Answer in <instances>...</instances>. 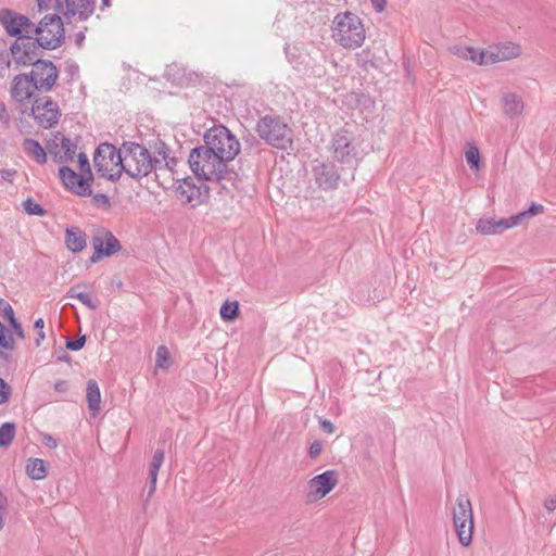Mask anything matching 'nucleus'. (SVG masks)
<instances>
[{"label": "nucleus", "instance_id": "12", "mask_svg": "<svg viewBox=\"0 0 556 556\" xmlns=\"http://www.w3.org/2000/svg\"><path fill=\"white\" fill-rule=\"evenodd\" d=\"M93 254L90 257V263H98L104 257H109L117 253L122 245L115 236L106 229H100L92 237Z\"/></svg>", "mask_w": 556, "mask_h": 556}, {"label": "nucleus", "instance_id": "58", "mask_svg": "<svg viewBox=\"0 0 556 556\" xmlns=\"http://www.w3.org/2000/svg\"><path fill=\"white\" fill-rule=\"evenodd\" d=\"M79 288H80V285H75V286H73V287L67 291L66 296L72 299V294H79V293H83L81 291H78V289H79Z\"/></svg>", "mask_w": 556, "mask_h": 556}, {"label": "nucleus", "instance_id": "29", "mask_svg": "<svg viewBox=\"0 0 556 556\" xmlns=\"http://www.w3.org/2000/svg\"><path fill=\"white\" fill-rule=\"evenodd\" d=\"M16 433V426L14 422H4L0 426V446L9 447L13 442Z\"/></svg>", "mask_w": 556, "mask_h": 556}, {"label": "nucleus", "instance_id": "22", "mask_svg": "<svg viewBox=\"0 0 556 556\" xmlns=\"http://www.w3.org/2000/svg\"><path fill=\"white\" fill-rule=\"evenodd\" d=\"M488 51L489 60L491 64H494L518 58L521 54V47L517 43L507 41L490 47Z\"/></svg>", "mask_w": 556, "mask_h": 556}, {"label": "nucleus", "instance_id": "8", "mask_svg": "<svg viewBox=\"0 0 556 556\" xmlns=\"http://www.w3.org/2000/svg\"><path fill=\"white\" fill-rule=\"evenodd\" d=\"M34 31L39 47L43 49H55L64 40L63 23L58 14L46 15Z\"/></svg>", "mask_w": 556, "mask_h": 556}, {"label": "nucleus", "instance_id": "31", "mask_svg": "<svg viewBox=\"0 0 556 556\" xmlns=\"http://www.w3.org/2000/svg\"><path fill=\"white\" fill-rule=\"evenodd\" d=\"M220 317L226 320V321H229V320H232L235 319L237 316H238V313H239V304L237 301H233V302H230V301H226L223 303V305L220 306Z\"/></svg>", "mask_w": 556, "mask_h": 556}, {"label": "nucleus", "instance_id": "46", "mask_svg": "<svg viewBox=\"0 0 556 556\" xmlns=\"http://www.w3.org/2000/svg\"><path fill=\"white\" fill-rule=\"evenodd\" d=\"M85 342H86V337L80 336L75 340H67L66 348L72 351H79L85 345Z\"/></svg>", "mask_w": 556, "mask_h": 556}, {"label": "nucleus", "instance_id": "63", "mask_svg": "<svg viewBox=\"0 0 556 556\" xmlns=\"http://www.w3.org/2000/svg\"><path fill=\"white\" fill-rule=\"evenodd\" d=\"M103 5H109L110 0H102Z\"/></svg>", "mask_w": 556, "mask_h": 556}, {"label": "nucleus", "instance_id": "57", "mask_svg": "<svg viewBox=\"0 0 556 556\" xmlns=\"http://www.w3.org/2000/svg\"><path fill=\"white\" fill-rule=\"evenodd\" d=\"M53 0H37V4L40 11L49 9L50 2Z\"/></svg>", "mask_w": 556, "mask_h": 556}, {"label": "nucleus", "instance_id": "24", "mask_svg": "<svg viewBox=\"0 0 556 556\" xmlns=\"http://www.w3.org/2000/svg\"><path fill=\"white\" fill-rule=\"evenodd\" d=\"M502 104L504 114L509 118L519 117L523 112V101L514 92L503 94Z\"/></svg>", "mask_w": 556, "mask_h": 556}, {"label": "nucleus", "instance_id": "6", "mask_svg": "<svg viewBox=\"0 0 556 556\" xmlns=\"http://www.w3.org/2000/svg\"><path fill=\"white\" fill-rule=\"evenodd\" d=\"M93 163L97 172L102 177L111 181L118 179L123 173L122 147L117 150L111 143H101L94 152Z\"/></svg>", "mask_w": 556, "mask_h": 556}, {"label": "nucleus", "instance_id": "59", "mask_svg": "<svg viewBox=\"0 0 556 556\" xmlns=\"http://www.w3.org/2000/svg\"><path fill=\"white\" fill-rule=\"evenodd\" d=\"M56 359L58 361L68 362L71 359V357H70V355L67 353L62 351L61 354L56 356Z\"/></svg>", "mask_w": 556, "mask_h": 556}, {"label": "nucleus", "instance_id": "10", "mask_svg": "<svg viewBox=\"0 0 556 556\" xmlns=\"http://www.w3.org/2000/svg\"><path fill=\"white\" fill-rule=\"evenodd\" d=\"M31 116L42 128H51L58 124L61 116L59 105L50 97H41L34 101Z\"/></svg>", "mask_w": 556, "mask_h": 556}, {"label": "nucleus", "instance_id": "47", "mask_svg": "<svg viewBox=\"0 0 556 556\" xmlns=\"http://www.w3.org/2000/svg\"><path fill=\"white\" fill-rule=\"evenodd\" d=\"M0 307L2 308L3 316L8 321L15 318L13 308L8 302L0 300Z\"/></svg>", "mask_w": 556, "mask_h": 556}, {"label": "nucleus", "instance_id": "20", "mask_svg": "<svg viewBox=\"0 0 556 556\" xmlns=\"http://www.w3.org/2000/svg\"><path fill=\"white\" fill-rule=\"evenodd\" d=\"M516 226L513 216L509 218H480L477 222L476 229L483 236L500 235L503 231Z\"/></svg>", "mask_w": 556, "mask_h": 556}, {"label": "nucleus", "instance_id": "35", "mask_svg": "<svg viewBox=\"0 0 556 556\" xmlns=\"http://www.w3.org/2000/svg\"><path fill=\"white\" fill-rule=\"evenodd\" d=\"M467 60L472 61L473 63H476L478 65L491 64V62L489 60V51H488V49H483V50L478 51L475 48H472V53H469Z\"/></svg>", "mask_w": 556, "mask_h": 556}, {"label": "nucleus", "instance_id": "41", "mask_svg": "<svg viewBox=\"0 0 556 556\" xmlns=\"http://www.w3.org/2000/svg\"><path fill=\"white\" fill-rule=\"evenodd\" d=\"M11 65L10 53L7 51H0V76L4 77L7 71Z\"/></svg>", "mask_w": 556, "mask_h": 556}, {"label": "nucleus", "instance_id": "34", "mask_svg": "<svg viewBox=\"0 0 556 556\" xmlns=\"http://www.w3.org/2000/svg\"><path fill=\"white\" fill-rule=\"evenodd\" d=\"M465 157L470 167L478 170L480 167V152L476 146H470L465 153Z\"/></svg>", "mask_w": 556, "mask_h": 556}, {"label": "nucleus", "instance_id": "40", "mask_svg": "<svg viewBox=\"0 0 556 556\" xmlns=\"http://www.w3.org/2000/svg\"><path fill=\"white\" fill-rule=\"evenodd\" d=\"M450 51L459 59L467 60L469 53H472V48L465 46H453L450 48Z\"/></svg>", "mask_w": 556, "mask_h": 556}, {"label": "nucleus", "instance_id": "60", "mask_svg": "<svg viewBox=\"0 0 556 556\" xmlns=\"http://www.w3.org/2000/svg\"><path fill=\"white\" fill-rule=\"evenodd\" d=\"M45 321L42 318H39L35 321L34 327L39 329V331L43 328Z\"/></svg>", "mask_w": 556, "mask_h": 556}, {"label": "nucleus", "instance_id": "37", "mask_svg": "<svg viewBox=\"0 0 556 556\" xmlns=\"http://www.w3.org/2000/svg\"><path fill=\"white\" fill-rule=\"evenodd\" d=\"M78 157V167L84 176L92 181V173L87 155L83 152L76 154Z\"/></svg>", "mask_w": 556, "mask_h": 556}, {"label": "nucleus", "instance_id": "9", "mask_svg": "<svg viewBox=\"0 0 556 556\" xmlns=\"http://www.w3.org/2000/svg\"><path fill=\"white\" fill-rule=\"evenodd\" d=\"M332 157L334 161L354 167L357 164V149L353 144L352 135L341 129L338 131L331 142Z\"/></svg>", "mask_w": 556, "mask_h": 556}, {"label": "nucleus", "instance_id": "18", "mask_svg": "<svg viewBox=\"0 0 556 556\" xmlns=\"http://www.w3.org/2000/svg\"><path fill=\"white\" fill-rule=\"evenodd\" d=\"M56 10L65 16L78 15L80 20L88 18L94 10V0H54Z\"/></svg>", "mask_w": 556, "mask_h": 556}, {"label": "nucleus", "instance_id": "49", "mask_svg": "<svg viewBox=\"0 0 556 556\" xmlns=\"http://www.w3.org/2000/svg\"><path fill=\"white\" fill-rule=\"evenodd\" d=\"M323 451V444L319 441H314L308 450L311 458H316Z\"/></svg>", "mask_w": 556, "mask_h": 556}, {"label": "nucleus", "instance_id": "43", "mask_svg": "<svg viewBox=\"0 0 556 556\" xmlns=\"http://www.w3.org/2000/svg\"><path fill=\"white\" fill-rule=\"evenodd\" d=\"M156 481L157 476L149 475V484H148V492H147V498L144 500L143 507H147V504L149 500L154 495L156 490Z\"/></svg>", "mask_w": 556, "mask_h": 556}, {"label": "nucleus", "instance_id": "50", "mask_svg": "<svg viewBox=\"0 0 556 556\" xmlns=\"http://www.w3.org/2000/svg\"><path fill=\"white\" fill-rule=\"evenodd\" d=\"M17 172L13 168H4L0 170L1 178L5 181L12 182Z\"/></svg>", "mask_w": 556, "mask_h": 556}, {"label": "nucleus", "instance_id": "32", "mask_svg": "<svg viewBox=\"0 0 556 556\" xmlns=\"http://www.w3.org/2000/svg\"><path fill=\"white\" fill-rule=\"evenodd\" d=\"M155 366L167 369L170 366V354L165 345H160L156 350Z\"/></svg>", "mask_w": 556, "mask_h": 556}, {"label": "nucleus", "instance_id": "36", "mask_svg": "<svg viewBox=\"0 0 556 556\" xmlns=\"http://www.w3.org/2000/svg\"><path fill=\"white\" fill-rule=\"evenodd\" d=\"M23 207L25 212L29 215L43 216L46 213L42 206L31 199H27L26 201H24Z\"/></svg>", "mask_w": 556, "mask_h": 556}, {"label": "nucleus", "instance_id": "44", "mask_svg": "<svg viewBox=\"0 0 556 556\" xmlns=\"http://www.w3.org/2000/svg\"><path fill=\"white\" fill-rule=\"evenodd\" d=\"M0 123L4 128H9L11 125V115L9 114L7 105L3 101H0Z\"/></svg>", "mask_w": 556, "mask_h": 556}, {"label": "nucleus", "instance_id": "30", "mask_svg": "<svg viewBox=\"0 0 556 556\" xmlns=\"http://www.w3.org/2000/svg\"><path fill=\"white\" fill-rule=\"evenodd\" d=\"M544 212V206L542 204L532 202L528 210L522 211L516 215H513L514 220H516V226L522 224L527 218L535 216Z\"/></svg>", "mask_w": 556, "mask_h": 556}, {"label": "nucleus", "instance_id": "39", "mask_svg": "<svg viewBox=\"0 0 556 556\" xmlns=\"http://www.w3.org/2000/svg\"><path fill=\"white\" fill-rule=\"evenodd\" d=\"M0 346L7 350H13L15 346L14 339L11 334H7L4 326L0 323Z\"/></svg>", "mask_w": 556, "mask_h": 556}, {"label": "nucleus", "instance_id": "14", "mask_svg": "<svg viewBox=\"0 0 556 556\" xmlns=\"http://www.w3.org/2000/svg\"><path fill=\"white\" fill-rule=\"evenodd\" d=\"M36 38L29 35L18 37L11 46V55L17 65H28L37 61L36 50L38 48Z\"/></svg>", "mask_w": 556, "mask_h": 556}, {"label": "nucleus", "instance_id": "38", "mask_svg": "<svg viewBox=\"0 0 556 556\" xmlns=\"http://www.w3.org/2000/svg\"><path fill=\"white\" fill-rule=\"evenodd\" d=\"M179 188L181 189V193L186 195V201L189 203L193 202L200 195V189L192 187L186 180Z\"/></svg>", "mask_w": 556, "mask_h": 556}, {"label": "nucleus", "instance_id": "4", "mask_svg": "<svg viewBox=\"0 0 556 556\" xmlns=\"http://www.w3.org/2000/svg\"><path fill=\"white\" fill-rule=\"evenodd\" d=\"M255 130L261 139L274 148L287 150L292 146V130L278 116L261 117L256 123Z\"/></svg>", "mask_w": 556, "mask_h": 556}, {"label": "nucleus", "instance_id": "1", "mask_svg": "<svg viewBox=\"0 0 556 556\" xmlns=\"http://www.w3.org/2000/svg\"><path fill=\"white\" fill-rule=\"evenodd\" d=\"M331 37L346 50L361 48L366 40V29L362 18L353 12L338 13L332 21Z\"/></svg>", "mask_w": 556, "mask_h": 556}, {"label": "nucleus", "instance_id": "33", "mask_svg": "<svg viewBox=\"0 0 556 556\" xmlns=\"http://www.w3.org/2000/svg\"><path fill=\"white\" fill-rule=\"evenodd\" d=\"M165 453L164 450L157 448L152 457L150 468H149V475L157 476L160 468L162 467L164 463Z\"/></svg>", "mask_w": 556, "mask_h": 556}, {"label": "nucleus", "instance_id": "17", "mask_svg": "<svg viewBox=\"0 0 556 556\" xmlns=\"http://www.w3.org/2000/svg\"><path fill=\"white\" fill-rule=\"evenodd\" d=\"M0 24L10 36L18 37L28 35L29 28L33 26L29 18L8 9L0 10Z\"/></svg>", "mask_w": 556, "mask_h": 556}, {"label": "nucleus", "instance_id": "56", "mask_svg": "<svg viewBox=\"0 0 556 556\" xmlns=\"http://www.w3.org/2000/svg\"><path fill=\"white\" fill-rule=\"evenodd\" d=\"M544 507L548 511H554L556 509V497H547V498H545Z\"/></svg>", "mask_w": 556, "mask_h": 556}, {"label": "nucleus", "instance_id": "2", "mask_svg": "<svg viewBox=\"0 0 556 556\" xmlns=\"http://www.w3.org/2000/svg\"><path fill=\"white\" fill-rule=\"evenodd\" d=\"M188 163L194 176L206 181H219L228 170V162L219 157L218 154L211 152L205 146L192 149Z\"/></svg>", "mask_w": 556, "mask_h": 556}, {"label": "nucleus", "instance_id": "52", "mask_svg": "<svg viewBox=\"0 0 556 556\" xmlns=\"http://www.w3.org/2000/svg\"><path fill=\"white\" fill-rule=\"evenodd\" d=\"M54 390L59 393H65L68 391V382L66 380H58L54 383Z\"/></svg>", "mask_w": 556, "mask_h": 556}, {"label": "nucleus", "instance_id": "27", "mask_svg": "<svg viewBox=\"0 0 556 556\" xmlns=\"http://www.w3.org/2000/svg\"><path fill=\"white\" fill-rule=\"evenodd\" d=\"M25 470L31 480H42L48 475L46 463L41 458H29L26 462Z\"/></svg>", "mask_w": 556, "mask_h": 556}, {"label": "nucleus", "instance_id": "21", "mask_svg": "<svg viewBox=\"0 0 556 556\" xmlns=\"http://www.w3.org/2000/svg\"><path fill=\"white\" fill-rule=\"evenodd\" d=\"M316 184L324 190L338 186L339 174L333 164L321 163L313 169Z\"/></svg>", "mask_w": 556, "mask_h": 556}, {"label": "nucleus", "instance_id": "7", "mask_svg": "<svg viewBox=\"0 0 556 556\" xmlns=\"http://www.w3.org/2000/svg\"><path fill=\"white\" fill-rule=\"evenodd\" d=\"M453 523L459 543L467 547L472 541L473 511L471 502L465 494H459L453 508Z\"/></svg>", "mask_w": 556, "mask_h": 556}, {"label": "nucleus", "instance_id": "48", "mask_svg": "<svg viewBox=\"0 0 556 556\" xmlns=\"http://www.w3.org/2000/svg\"><path fill=\"white\" fill-rule=\"evenodd\" d=\"M92 202L96 205H103L105 207L110 206V200H109L108 195H105L103 193H97V194L92 195Z\"/></svg>", "mask_w": 556, "mask_h": 556}, {"label": "nucleus", "instance_id": "15", "mask_svg": "<svg viewBox=\"0 0 556 556\" xmlns=\"http://www.w3.org/2000/svg\"><path fill=\"white\" fill-rule=\"evenodd\" d=\"M53 161L59 164L72 162L77 154V144L70 138L58 134L48 144Z\"/></svg>", "mask_w": 556, "mask_h": 556}, {"label": "nucleus", "instance_id": "53", "mask_svg": "<svg viewBox=\"0 0 556 556\" xmlns=\"http://www.w3.org/2000/svg\"><path fill=\"white\" fill-rule=\"evenodd\" d=\"M43 444L48 446L49 448H56L58 447V441L50 434H43Z\"/></svg>", "mask_w": 556, "mask_h": 556}, {"label": "nucleus", "instance_id": "3", "mask_svg": "<svg viewBox=\"0 0 556 556\" xmlns=\"http://www.w3.org/2000/svg\"><path fill=\"white\" fill-rule=\"evenodd\" d=\"M123 151V172L131 178L147 177L153 169L155 170L156 162L152 160L151 152L143 146L136 142H124Z\"/></svg>", "mask_w": 556, "mask_h": 556}, {"label": "nucleus", "instance_id": "25", "mask_svg": "<svg viewBox=\"0 0 556 556\" xmlns=\"http://www.w3.org/2000/svg\"><path fill=\"white\" fill-rule=\"evenodd\" d=\"M65 243L73 253L81 252L87 247L86 235L78 227L67 228Z\"/></svg>", "mask_w": 556, "mask_h": 556}, {"label": "nucleus", "instance_id": "61", "mask_svg": "<svg viewBox=\"0 0 556 556\" xmlns=\"http://www.w3.org/2000/svg\"><path fill=\"white\" fill-rule=\"evenodd\" d=\"M5 510H0V530L4 527Z\"/></svg>", "mask_w": 556, "mask_h": 556}, {"label": "nucleus", "instance_id": "11", "mask_svg": "<svg viewBox=\"0 0 556 556\" xmlns=\"http://www.w3.org/2000/svg\"><path fill=\"white\" fill-rule=\"evenodd\" d=\"M339 475L336 470H327L308 480L307 502L313 503L329 494L338 484Z\"/></svg>", "mask_w": 556, "mask_h": 556}, {"label": "nucleus", "instance_id": "16", "mask_svg": "<svg viewBox=\"0 0 556 556\" xmlns=\"http://www.w3.org/2000/svg\"><path fill=\"white\" fill-rule=\"evenodd\" d=\"M59 176L63 185L73 193L79 197L91 195L90 182L83 174L78 175L68 166H62L59 169Z\"/></svg>", "mask_w": 556, "mask_h": 556}, {"label": "nucleus", "instance_id": "54", "mask_svg": "<svg viewBox=\"0 0 556 556\" xmlns=\"http://www.w3.org/2000/svg\"><path fill=\"white\" fill-rule=\"evenodd\" d=\"M320 428L327 433L334 432V426L330 420L324 419L320 421Z\"/></svg>", "mask_w": 556, "mask_h": 556}, {"label": "nucleus", "instance_id": "42", "mask_svg": "<svg viewBox=\"0 0 556 556\" xmlns=\"http://www.w3.org/2000/svg\"><path fill=\"white\" fill-rule=\"evenodd\" d=\"M72 299H78L84 305H86L90 309H96L98 304L91 300L89 294L83 292L79 294H72Z\"/></svg>", "mask_w": 556, "mask_h": 556}, {"label": "nucleus", "instance_id": "19", "mask_svg": "<svg viewBox=\"0 0 556 556\" xmlns=\"http://www.w3.org/2000/svg\"><path fill=\"white\" fill-rule=\"evenodd\" d=\"M35 90H37V85L31 76L20 74L14 77L10 92L15 101L24 103L33 96Z\"/></svg>", "mask_w": 556, "mask_h": 556}, {"label": "nucleus", "instance_id": "62", "mask_svg": "<svg viewBox=\"0 0 556 556\" xmlns=\"http://www.w3.org/2000/svg\"><path fill=\"white\" fill-rule=\"evenodd\" d=\"M45 339V332L42 331V329L38 332V339H37V344H39V341Z\"/></svg>", "mask_w": 556, "mask_h": 556}, {"label": "nucleus", "instance_id": "28", "mask_svg": "<svg viewBox=\"0 0 556 556\" xmlns=\"http://www.w3.org/2000/svg\"><path fill=\"white\" fill-rule=\"evenodd\" d=\"M86 397L88 402V407L93 414L99 413L100 410V403H101V393L99 386L96 380H89L87 382V389H86Z\"/></svg>", "mask_w": 556, "mask_h": 556}, {"label": "nucleus", "instance_id": "26", "mask_svg": "<svg viewBox=\"0 0 556 556\" xmlns=\"http://www.w3.org/2000/svg\"><path fill=\"white\" fill-rule=\"evenodd\" d=\"M24 152L31 157L38 164H45L47 162V152L39 143V141L26 138L22 143Z\"/></svg>", "mask_w": 556, "mask_h": 556}, {"label": "nucleus", "instance_id": "13", "mask_svg": "<svg viewBox=\"0 0 556 556\" xmlns=\"http://www.w3.org/2000/svg\"><path fill=\"white\" fill-rule=\"evenodd\" d=\"M30 76L39 91H50L56 83L59 72L55 65L49 60H37L34 62Z\"/></svg>", "mask_w": 556, "mask_h": 556}, {"label": "nucleus", "instance_id": "51", "mask_svg": "<svg viewBox=\"0 0 556 556\" xmlns=\"http://www.w3.org/2000/svg\"><path fill=\"white\" fill-rule=\"evenodd\" d=\"M10 325L12 326L15 334L20 338H24V330L21 326V324L16 320V318H12L11 320H9Z\"/></svg>", "mask_w": 556, "mask_h": 556}, {"label": "nucleus", "instance_id": "5", "mask_svg": "<svg viewBox=\"0 0 556 556\" xmlns=\"http://www.w3.org/2000/svg\"><path fill=\"white\" fill-rule=\"evenodd\" d=\"M204 144L211 152L226 162H231L240 152V143L235 135L223 125L210 128L204 135Z\"/></svg>", "mask_w": 556, "mask_h": 556}, {"label": "nucleus", "instance_id": "55", "mask_svg": "<svg viewBox=\"0 0 556 556\" xmlns=\"http://www.w3.org/2000/svg\"><path fill=\"white\" fill-rule=\"evenodd\" d=\"M370 2L378 13H381L382 11H384L386 5H387L386 0H370Z\"/></svg>", "mask_w": 556, "mask_h": 556}, {"label": "nucleus", "instance_id": "23", "mask_svg": "<svg viewBox=\"0 0 556 556\" xmlns=\"http://www.w3.org/2000/svg\"><path fill=\"white\" fill-rule=\"evenodd\" d=\"M152 160L157 161L155 170L162 168L173 170L177 164V160L170 156V149L163 141L154 143Z\"/></svg>", "mask_w": 556, "mask_h": 556}, {"label": "nucleus", "instance_id": "45", "mask_svg": "<svg viewBox=\"0 0 556 556\" xmlns=\"http://www.w3.org/2000/svg\"><path fill=\"white\" fill-rule=\"evenodd\" d=\"M11 395V388L0 378V405L8 402Z\"/></svg>", "mask_w": 556, "mask_h": 556}]
</instances>
